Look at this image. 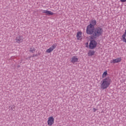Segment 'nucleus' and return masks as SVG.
<instances>
[{
	"label": "nucleus",
	"instance_id": "obj_1",
	"mask_svg": "<svg viewBox=\"0 0 126 126\" xmlns=\"http://www.w3.org/2000/svg\"><path fill=\"white\" fill-rule=\"evenodd\" d=\"M112 82V80L109 77H107L103 79L101 82L100 88L101 89H107Z\"/></svg>",
	"mask_w": 126,
	"mask_h": 126
},
{
	"label": "nucleus",
	"instance_id": "obj_2",
	"mask_svg": "<svg viewBox=\"0 0 126 126\" xmlns=\"http://www.w3.org/2000/svg\"><path fill=\"white\" fill-rule=\"evenodd\" d=\"M103 34V29L97 27L94 30V32L93 33V38H98Z\"/></svg>",
	"mask_w": 126,
	"mask_h": 126
},
{
	"label": "nucleus",
	"instance_id": "obj_3",
	"mask_svg": "<svg viewBox=\"0 0 126 126\" xmlns=\"http://www.w3.org/2000/svg\"><path fill=\"white\" fill-rule=\"evenodd\" d=\"M95 29L94 28V26H91V25H88L87 27V29H86V32L87 34L88 35H92L93 36V34L94 33Z\"/></svg>",
	"mask_w": 126,
	"mask_h": 126
},
{
	"label": "nucleus",
	"instance_id": "obj_4",
	"mask_svg": "<svg viewBox=\"0 0 126 126\" xmlns=\"http://www.w3.org/2000/svg\"><path fill=\"white\" fill-rule=\"evenodd\" d=\"M55 123V118L53 116L49 117L47 120V125L49 126H52Z\"/></svg>",
	"mask_w": 126,
	"mask_h": 126
},
{
	"label": "nucleus",
	"instance_id": "obj_5",
	"mask_svg": "<svg viewBox=\"0 0 126 126\" xmlns=\"http://www.w3.org/2000/svg\"><path fill=\"white\" fill-rule=\"evenodd\" d=\"M97 46V42L96 41L93 40H91L90 44H89V48L91 50H93V49H94V48H96Z\"/></svg>",
	"mask_w": 126,
	"mask_h": 126
},
{
	"label": "nucleus",
	"instance_id": "obj_6",
	"mask_svg": "<svg viewBox=\"0 0 126 126\" xmlns=\"http://www.w3.org/2000/svg\"><path fill=\"white\" fill-rule=\"evenodd\" d=\"M56 45L55 44L52 45L51 47H50L49 48L46 50V53H47L48 54H50V53H52V52H53V51H54V50L56 49Z\"/></svg>",
	"mask_w": 126,
	"mask_h": 126
},
{
	"label": "nucleus",
	"instance_id": "obj_7",
	"mask_svg": "<svg viewBox=\"0 0 126 126\" xmlns=\"http://www.w3.org/2000/svg\"><path fill=\"white\" fill-rule=\"evenodd\" d=\"M15 40L17 43H22L23 42V36L18 35L16 37Z\"/></svg>",
	"mask_w": 126,
	"mask_h": 126
},
{
	"label": "nucleus",
	"instance_id": "obj_8",
	"mask_svg": "<svg viewBox=\"0 0 126 126\" xmlns=\"http://www.w3.org/2000/svg\"><path fill=\"white\" fill-rule=\"evenodd\" d=\"M122 62V58H118L110 61V63H121Z\"/></svg>",
	"mask_w": 126,
	"mask_h": 126
},
{
	"label": "nucleus",
	"instance_id": "obj_9",
	"mask_svg": "<svg viewBox=\"0 0 126 126\" xmlns=\"http://www.w3.org/2000/svg\"><path fill=\"white\" fill-rule=\"evenodd\" d=\"M71 63L74 64L75 63H78V58L77 56H73L71 58Z\"/></svg>",
	"mask_w": 126,
	"mask_h": 126
},
{
	"label": "nucleus",
	"instance_id": "obj_10",
	"mask_svg": "<svg viewBox=\"0 0 126 126\" xmlns=\"http://www.w3.org/2000/svg\"><path fill=\"white\" fill-rule=\"evenodd\" d=\"M76 37L77 40H82V32H77Z\"/></svg>",
	"mask_w": 126,
	"mask_h": 126
},
{
	"label": "nucleus",
	"instance_id": "obj_11",
	"mask_svg": "<svg viewBox=\"0 0 126 126\" xmlns=\"http://www.w3.org/2000/svg\"><path fill=\"white\" fill-rule=\"evenodd\" d=\"M42 13H46L47 15H54V13L51 11H48L46 10H42Z\"/></svg>",
	"mask_w": 126,
	"mask_h": 126
},
{
	"label": "nucleus",
	"instance_id": "obj_12",
	"mask_svg": "<svg viewBox=\"0 0 126 126\" xmlns=\"http://www.w3.org/2000/svg\"><path fill=\"white\" fill-rule=\"evenodd\" d=\"M97 23V22L96 21V20H91V21L90 22V25H91V26H95V25H96Z\"/></svg>",
	"mask_w": 126,
	"mask_h": 126
},
{
	"label": "nucleus",
	"instance_id": "obj_13",
	"mask_svg": "<svg viewBox=\"0 0 126 126\" xmlns=\"http://www.w3.org/2000/svg\"><path fill=\"white\" fill-rule=\"evenodd\" d=\"M95 54V51L93 50H90L88 52V56L89 57H92V56H94Z\"/></svg>",
	"mask_w": 126,
	"mask_h": 126
},
{
	"label": "nucleus",
	"instance_id": "obj_14",
	"mask_svg": "<svg viewBox=\"0 0 126 126\" xmlns=\"http://www.w3.org/2000/svg\"><path fill=\"white\" fill-rule=\"evenodd\" d=\"M108 76V71L105 70L102 74V78H105V77H107Z\"/></svg>",
	"mask_w": 126,
	"mask_h": 126
},
{
	"label": "nucleus",
	"instance_id": "obj_15",
	"mask_svg": "<svg viewBox=\"0 0 126 126\" xmlns=\"http://www.w3.org/2000/svg\"><path fill=\"white\" fill-rule=\"evenodd\" d=\"M126 35L124 34H123V35L122 36V40L123 42H124L125 43H126Z\"/></svg>",
	"mask_w": 126,
	"mask_h": 126
},
{
	"label": "nucleus",
	"instance_id": "obj_16",
	"mask_svg": "<svg viewBox=\"0 0 126 126\" xmlns=\"http://www.w3.org/2000/svg\"><path fill=\"white\" fill-rule=\"evenodd\" d=\"M35 51H36V50H35V48L34 47H32L30 48V52H31V53H35Z\"/></svg>",
	"mask_w": 126,
	"mask_h": 126
},
{
	"label": "nucleus",
	"instance_id": "obj_17",
	"mask_svg": "<svg viewBox=\"0 0 126 126\" xmlns=\"http://www.w3.org/2000/svg\"><path fill=\"white\" fill-rule=\"evenodd\" d=\"M14 109H15V106H14V105H13L11 108V110H12V111H13Z\"/></svg>",
	"mask_w": 126,
	"mask_h": 126
},
{
	"label": "nucleus",
	"instance_id": "obj_18",
	"mask_svg": "<svg viewBox=\"0 0 126 126\" xmlns=\"http://www.w3.org/2000/svg\"><path fill=\"white\" fill-rule=\"evenodd\" d=\"M120 1H121V2H126V0H120Z\"/></svg>",
	"mask_w": 126,
	"mask_h": 126
},
{
	"label": "nucleus",
	"instance_id": "obj_19",
	"mask_svg": "<svg viewBox=\"0 0 126 126\" xmlns=\"http://www.w3.org/2000/svg\"><path fill=\"white\" fill-rule=\"evenodd\" d=\"M93 110H94V112H96V111H97V110L95 108H94Z\"/></svg>",
	"mask_w": 126,
	"mask_h": 126
},
{
	"label": "nucleus",
	"instance_id": "obj_20",
	"mask_svg": "<svg viewBox=\"0 0 126 126\" xmlns=\"http://www.w3.org/2000/svg\"><path fill=\"white\" fill-rule=\"evenodd\" d=\"M124 34V35H126V30H125V32Z\"/></svg>",
	"mask_w": 126,
	"mask_h": 126
}]
</instances>
